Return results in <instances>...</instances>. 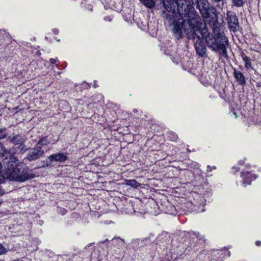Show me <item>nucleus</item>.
<instances>
[{
	"label": "nucleus",
	"instance_id": "26",
	"mask_svg": "<svg viewBox=\"0 0 261 261\" xmlns=\"http://www.w3.org/2000/svg\"><path fill=\"white\" fill-rule=\"evenodd\" d=\"M112 19V18L110 16H106L104 18V20L106 21H110Z\"/></svg>",
	"mask_w": 261,
	"mask_h": 261
},
{
	"label": "nucleus",
	"instance_id": "4",
	"mask_svg": "<svg viewBox=\"0 0 261 261\" xmlns=\"http://www.w3.org/2000/svg\"><path fill=\"white\" fill-rule=\"evenodd\" d=\"M197 8L202 16L204 18L210 17V7L207 0H196Z\"/></svg>",
	"mask_w": 261,
	"mask_h": 261
},
{
	"label": "nucleus",
	"instance_id": "3",
	"mask_svg": "<svg viewBox=\"0 0 261 261\" xmlns=\"http://www.w3.org/2000/svg\"><path fill=\"white\" fill-rule=\"evenodd\" d=\"M228 25L229 30L233 32H236L239 27V21L236 13L232 11L227 12Z\"/></svg>",
	"mask_w": 261,
	"mask_h": 261
},
{
	"label": "nucleus",
	"instance_id": "23",
	"mask_svg": "<svg viewBox=\"0 0 261 261\" xmlns=\"http://www.w3.org/2000/svg\"><path fill=\"white\" fill-rule=\"evenodd\" d=\"M5 248L4 247V246L0 244V255L5 253Z\"/></svg>",
	"mask_w": 261,
	"mask_h": 261
},
{
	"label": "nucleus",
	"instance_id": "16",
	"mask_svg": "<svg viewBox=\"0 0 261 261\" xmlns=\"http://www.w3.org/2000/svg\"><path fill=\"white\" fill-rule=\"evenodd\" d=\"M112 241L113 243L117 242L118 246H122L124 244V241L120 238H113Z\"/></svg>",
	"mask_w": 261,
	"mask_h": 261
},
{
	"label": "nucleus",
	"instance_id": "27",
	"mask_svg": "<svg viewBox=\"0 0 261 261\" xmlns=\"http://www.w3.org/2000/svg\"><path fill=\"white\" fill-rule=\"evenodd\" d=\"M53 31L54 32V34H58L59 33V31L58 29H55L53 30Z\"/></svg>",
	"mask_w": 261,
	"mask_h": 261
},
{
	"label": "nucleus",
	"instance_id": "7",
	"mask_svg": "<svg viewBox=\"0 0 261 261\" xmlns=\"http://www.w3.org/2000/svg\"><path fill=\"white\" fill-rule=\"evenodd\" d=\"M241 177L242 178L241 185L244 187L250 185L252 180H254L256 178V176L255 174H252L251 172L249 171L242 172Z\"/></svg>",
	"mask_w": 261,
	"mask_h": 261
},
{
	"label": "nucleus",
	"instance_id": "20",
	"mask_svg": "<svg viewBox=\"0 0 261 261\" xmlns=\"http://www.w3.org/2000/svg\"><path fill=\"white\" fill-rule=\"evenodd\" d=\"M191 167L194 169H199V167H200V165L198 163H197V162H192L191 163Z\"/></svg>",
	"mask_w": 261,
	"mask_h": 261
},
{
	"label": "nucleus",
	"instance_id": "2",
	"mask_svg": "<svg viewBox=\"0 0 261 261\" xmlns=\"http://www.w3.org/2000/svg\"><path fill=\"white\" fill-rule=\"evenodd\" d=\"M163 5L165 9L172 12V16L174 17L176 13L180 14V8L184 4L181 0H164Z\"/></svg>",
	"mask_w": 261,
	"mask_h": 261
},
{
	"label": "nucleus",
	"instance_id": "5",
	"mask_svg": "<svg viewBox=\"0 0 261 261\" xmlns=\"http://www.w3.org/2000/svg\"><path fill=\"white\" fill-rule=\"evenodd\" d=\"M11 142L14 145H18V148L21 151H25L27 150L25 145L24 143L25 142L24 138L19 135H15L12 137H9Z\"/></svg>",
	"mask_w": 261,
	"mask_h": 261
},
{
	"label": "nucleus",
	"instance_id": "25",
	"mask_svg": "<svg viewBox=\"0 0 261 261\" xmlns=\"http://www.w3.org/2000/svg\"><path fill=\"white\" fill-rule=\"evenodd\" d=\"M3 180H0V184L2 182ZM5 193L4 190L1 188L0 186V196L4 194Z\"/></svg>",
	"mask_w": 261,
	"mask_h": 261
},
{
	"label": "nucleus",
	"instance_id": "19",
	"mask_svg": "<svg viewBox=\"0 0 261 261\" xmlns=\"http://www.w3.org/2000/svg\"><path fill=\"white\" fill-rule=\"evenodd\" d=\"M232 1L234 5L237 7H241L244 4L243 0H232Z\"/></svg>",
	"mask_w": 261,
	"mask_h": 261
},
{
	"label": "nucleus",
	"instance_id": "14",
	"mask_svg": "<svg viewBox=\"0 0 261 261\" xmlns=\"http://www.w3.org/2000/svg\"><path fill=\"white\" fill-rule=\"evenodd\" d=\"M49 143L47 137H44L40 139L36 144L37 147H39V148H41L42 146L46 145Z\"/></svg>",
	"mask_w": 261,
	"mask_h": 261
},
{
	"label": "nucleus",
	"instance_id": "17",
	"mask_svg": "<svg viewBox=\"0 0 261 261\" xmlns=\"http://www.w3.org/2000/svg\"><path fill=\"white\" fill-rule=\"evenodd\" d=\"M200 201L201 205H202V207H203L205 204L206 200L203 197H201V198L200 199ZM197 211L199 213L203 212L204 211H205V209L203 208V207H202L201 208H199Z\"/></svg>",
	"mask_w": 261,
	"mask_h": 261
},
{
	"label": "nucleus",
	"instance_id": "8",
	"mask_svg": "<svg viewBox=\"0 0 261 261\" xmlns=\"http://www.w3.org/2000/svg\"><path fill=\"white\" fill-rule=\"evenodd\" d=\"M68 158L66 153H58L52 154L49 156L48 159L50 161L64 162L67 160Z\"/></svg>",
	"mask_w": 261,
	"mask_h": 261
},
{
	"label": "nucleus",
	"instance_id": "31",
	"mask_svg": "<svg viewBox=\"0 0 261 261\" xmlns=\"http://www.w3.org/2000/svg\"><path fill=\"white\" fill-rule=\"evenodd\" d=\"M97 86V85L95 83H94V87L95 88H96Z\"/></svg>",
	"mask_w": 261,
	"mask_h": 261
},
{
	"label": "nucleus",
	"instance_id": "32",
	"mask_svg": "<svg viewBox=\"0 0 261 261\" xmlns=\"http://www.w3.org/2000/svg\"><path fill=\"white\" fill-rule=\"evenodd\" d=\"M134 111L135 112H136L137 111V110H134Z\"/></svg>",
	"mask_w": 261,
	"mask_h": 261
},
{
	"label": "nucleus",
	"instance_id": "12",
	"mask_svg": "<svg viewBox=\"0 0 261 261\" xmlns=\"http://www.w3.org/2000/svg\"><path fill=\"white\" fill-rule=\"evenodd\" d=\"M140 2L148 8L154 7L156 0H140Z\"/></svg>",
	"mask_w": 261,
	"mask_h": 261
},
{
	"label": "nucleus",
	"instance_id": "10",
	"mask_svg": "<svg viewBox=\"0 0 261 261\" xmlns=\"http://www.w3.org/2000/svg\"><path fill=\"white\" fill-rule=\"evenodd\" d=\"M181 1L184 2V5H186L188 7H189V9L190 10V12L188 14V19H189V16H191V18H192L193 16L192 11H194L197 13L194 8L192 7V5L194 4V0H181Z\"/></svg>",
	"mask_w": 261,
	"mask_h": 261
},
{
	"label": "nucleus",
	"instance_id": "28",
	"mask_svg": "<svg viewBox=\"0 0 261 261\" xmlns=\"http://www.w3.org/2000/svg\"><path fill=\"white\" fill-rule=\"evenodd\" d=\"M255 244L257 246H260L261 245V242L259 241H257L255 242Z\"/></svg>",
	"mask_w": 261,
	"mask_h": 261
},
{
	"label": "nucleus",
	"instance_id": "15",
	"mask_svg": "<svg viewBox=\"0 0 261 261\" xmlns=\"http://www.w3.org/2000/svg\"><path fill=\"white\" fill-rule=\"evenodd\" d=\"M7 135L8 133L6 128L0 129V140L6 138Z\"/></svg>",
	"mask_w": 261,
	"mask_h": 261
},
{
	"label": "nucleus",
	"instance_id": "9",
	"mask_svg": "<svg viewBox=\"0 0 261 261\" xmlns=\"http://www.w3.org/2000/svg\"><path fill=\"white\" fill-rule=\"evenodd\" d=\"M234 76L236 81L240 85H243L246 83L245 76L241 71L234 69Z\"/></svg>",
	"mask_w": 261,
	"mask_h": 261
},
{
	"label": "nucleus",
	"instance_id": "24",
	"mask_svg": "<svg viewBox=\"0 0 261 261\" xmlns=\"http://www.w3.org/2000/svg\"><path fill=\"white\" fill-rule=\"evenodd\" d=\"M2 169V165L0 163V180H3L4 179L3 176L1 175Z\"/></svg>",
	"mask_w": 261,
	"mask_h": 261
},
{
	"label": "nucleus",
	"instance_id": "18",
	"mask_svg": "<svg viewBox=\"0 0 261 261\" xmlns=\"http://www.w3.org/2000/svg\"><path fill=\"white\" fill-rule=\"evenodd\" d=\"M168 138L172 141H175L177 138L178 137L176 134H175L174 133H169L168 134Z\"/></svg>",
	"mask_w": 261,
	"mask_h": 261
},
{
	"label": "nucleus",
	"instance_id": "11",
	"mask_svg": "<svg viewBox=\"0 0 261 261\" xmlns=\"http://www.w3.org/2000/svg\"><path fill=\"white\" fill-rule=\"evenodd\" d=\"M241 56L242 60L245 62V67L247 69L251 68V63L249 58L243 52L241 53Z\"/></svg>",
	"mask_w": 261,
	"mask_h": 261
},
{
	"label": "nucleus",
	"instance_id": "33",
	"mask_svg": "<svg viewBox=\"0 0 261 261\" xmlns=\"http://www.w3.org/2000/svg\"><path fill=\"white\" fill-rule=\"evenodd\" d=\"M239 170V169H237L236 171H238Z\"/></svg>",
	"mask_w": 261,
	"mask_h": 261
},
{
	"label": "nucleus",
	"instance_id": "22",
	"mask_svg": "<svg viewBox=\"0 0 261 261\" xmlns=\"http://www.w3.org/2000/svg\"><path fill=\"white\" fill-rule=\"evenodd\" d=\"M49 62L51 64L53 65V64H56L57 62H59V60H57V59L51 58L49 59Z\"/></svg>",
	"mask_w": 261,
	"mask_h": 261
},
{
	"label": "nucleus",
	"instance_id": "6",
	"mask_svg": "<svg viewBox=\"0 0 261 261\" xmlns=\"http://www.w3.org/2000/svg\"><path fill=\"white\" fill-rule=\"evenodd\" d=\"M44 153V151L41 149L39 148V147H36L34 148L31 149L27 156V159L29 161H32L36 160L40 158Z\"/></svg>",
	"mask_w": 261,
	"mask_h": 261
},
{
	"label": "nucleus",
	"instance_id": "13",
	"mask_svg": "<svg viewBox=\"0 0 261 261\" xmlns=\"http://www.w3.org/2000/svg\"><path fill=\"white\" fill-rule=\"evenodd\" d=\"M125 184L134 188L140 186L139 183L135 179H127L125 180Z\"/></svg>",
	"mask_w": 261,
	"mask_h": 261
},
{
	"label": "nucleus",
	"instance_id": "30",
	"mask_svg": "<svg viewBox=\"0 0 261 261\" xmlns=\"http://www.w3.org/2000/svg\"><path fill=\"white\" fill-rule=\"evenodd\" d=\"M239 164L242 165V164H244V162L242 161H240L239 162Z\"/></svg>",
	"mask_w": 261,
	"mask_h": 261
},
{
	"label": "nucleus",
	"instance_id": "29",
	"mask_svg": "<svg viewBox=\"0 0 261 261\" xmlns=\"http://www.w3.org/2000/svg\"><path fill=\"white\" fill-rule=\"evenodd\" d=\"M207 169H210V170H210V171H212V168H211V166H207Z\"/></svg>",
	"mask_w": 261,
	"mask_h": 261
},
{
	"label": "nucleus",
	"instance_id": "1",
	"mask_svg": "<svg viewBox=\"0 0 261 261\" xmlns=\"http://www.w3.org/2000/svg\"><path fill=\"white\" fill-rule=\"evenodd\" d=\"M193 16L189 19H179L173 24V31L177 39L181 37L182 32L189 39L193 40L197 54L200 57L206 55V48L203 39L208 47L216 53L220 58H228L227 48L229 46V40L223 32L211 34L208 29L203 23L197 13L192 11Z\"/></svg>",
	"mask_w": 261,
	"mask_h": 261
},
{
	"label": "nucleus",
	"instance_id": "21",
	"mask_svg": "<svg viewBox=\"0 0 261 261\" xmlns=\"http://www.w3.org/2000/svg\"><path fill=\"white\" fill-rule=\"evenodd\" d=\"M59 213L62 215H64L67 213V210L64 208L60 207L59 210Z\"/></svg>",
	"mask_w": 261,
	"mask_h": 261
}]
</instances>
